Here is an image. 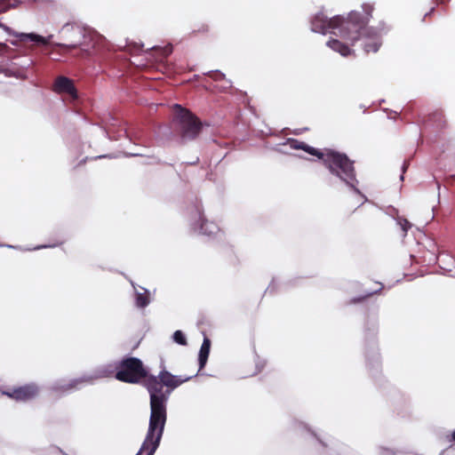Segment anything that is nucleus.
I'll return each mask as SVG.
<instances>
[{"mask_svg": "<svg viewBox=\"0 0 455 455\" xmlns=\"http://www.w3.org/2000/svg\"><path fill=\"white\" fill-rule=\"evenodd\" d=\"M380 291V289L379 290H377V291H371V292H368L366 295H364L363 297L362 298H357V299H353L351 302L353 303H355V302H359V301H362L363 299L369 297V296H371L372 294H377Z\"/></svg>", "mask_w": 455, "mask_h": 455, "instance_id": "obj_23", "label": "nucleus"}, {"mask_svg": "<svg viewBox=\"0 0 455 455\" xmlns=\"http://www.w3.org/2000/svg\"><path fill=\"white\" fill-rule=\"evenodd\" d=\"M427 122L433 123V124H435L438 129H443L446 126V120L443 111L441 110L433 112L429 116Z\"/></svg>", "mask_w": 455, "mask_h": 455, "instance_id": "obj_16", "label": "nucleus"}, {"mask_svg": "<svg viewBox=\"0 0 455 455\" xmlns=\"http://www.w3.org/2000/svg\"><path fill=\"white\" fill-rule=\"evenodd\" d=\"M327 45L333 51L340 53L342 56L347 57L352 53L351 49L344 43L338 39H331L327 42Z\"/></svg>", "mask_w": 455, "mask_h": 455, "instance_id": "obj_15", "label": "nucleus"}, {"mask_svg": "<svg viewBox=\"0 0 455 455\" xmlns=\"http://www.w3.org/2000/svg\"><path fill=\"white\" fill-rule=\"evenodd\" d=\"M398 224L401 226L404 235H406L407 231L411 227V223L406 219H399Z\"/></svg>", "mask_w": 455, "mask_h": 455, "instance_id": "obj_21", "label": "nucleus"}, {"mask_svg": "<svg viewBox=\"0 0 455 455\" xmlns=\"http://www.w3.org/2000/svg\"><path fill=\"white\" fill-rule=\"evenodd\" d=\"M340 20V15L328 19L323 12L315 14L311 20V29L314 32L326 34L330 29L336 31L337 24Z\"/></svg>", "mask_w": 455, "mask_h": 455, "instance_id": "obj_8", "label": "nucleus"}, {"mask_svg": "<svg viewBox=\"0 0 455 455\" xmlns=\"http://www.w3.org/2000/svg\"><path fill=\"white\" fill-rule=\"evenodd\" d=\"M179 112L177 114L178 127L177 132L183 141L195 140L202 130L201 121L190 111L177 106Z\"/></svg>", "mask_w": 455, "mask_h": 455, "instance_id": "obj_6", "label": "nucleus"}, {"mask_svg": "<svg viewBox=\"0 0 455 455\" xmlns=\"http://www.w3.org/2000/svg\"><path fill=\"white\" fill-rule=\"evenodd\" d=\"M369 42L364 43V51L366 53L377 52L381 46L380 36L376 33H371L370 29L364 36Z\"/></svg>", "mask_w": 455, "mask_h": 455, "instance_id": "obj_13", "label": "nucleus"}, {"mask_svg": "<svg viewBox=\"0 0 455 455\" xmlns=\"http://www.w3.org/2000/svg\"><path fill=\"white\" fill-rule=\"evenodd\" d=\"M14 36L18 38V41L12 42V44L14 45H18L19 44H26L29 42L34 43L36 44L48 45L50 44V39L52 37V36L44 37L34 33H16L14 34Z\"/></svg>", "mask_w": 455, "mask_h": 455, "instance_id": "obj_11", "label": "nucleus"}, {"mask_svg": "<svg viewBox=\"0 0 455 455\" xmlns=\"http://www.w3.org/2000/svg\"><path fill=\"white\" fill-rule=\"evenodd\" d=\"M406 167H407L406 164H404V165H403V172H405Z\"/></svg>", "mask_w": 455, "mask_h": 455, "instance_id": "obj_28", "label": "nucleus"}, {"mask_svg": "<svg viewBox=\"0 0 455 455\" xmlns=\"http://www.w3.org/2000/svg\"><path fill=\"white\" fill-rule=\"evenodd\" d=\"M312 434L316 437L319 445L323 448L328 449V451H331L338 447V443L332 439H322L315 433L312 432Z\"/></svg>", "mask_w": 455, "mask_h": 455, "instance_id": "obj_18", "label": "nucleus"}, {"mask_svg": "<svg viewBox=\"0 0 455 455\" xmlns=\"http://www.w3.org/2000/svg\"><path fill=\"white\" fill-rule=\"evenodd\" d=\"M295 427L298 428V429H306L309 432H312L306 424H304L303 422H299V421H296L295 422Z\"/></svg>", "mask_w": 455, "mask_h": 455, "instance_id": "obj_24", "label": "nucleus"}, {"mask_svg": "<svg viewBox=\"0 0 455 455\" xmlns=\"http://www.w3.org/2000/svg\"><path fill=\"white\" fill-rule=\"evenodd\" d=\"M192 377L181 378L164 370L157 376L149 375L146 379V387L150 395V418L148 429V441L150 443V452L157 450L166 422V404L173 389Z\"/></svg>", "mask_w": 455, "mask_h": 455, "instance_id": "obj_1", "label": "nucleus"}, {"mask_svg": "<svg viewBox=\"0 0 455 455\" xmlns=\"http://www.w3.org/2000/svg\"><path fill=\"white\" fill-rule=\"evenodd\" d=\"M173 341L185 346L187 345V339L181 331H176L172 335Z\"/></svg>", "mask_w": 455, "mask_h": 455, "instance_id": "obj_19", "label": "nucleus"}, {"mask_svg": "<svg viewBox=\"0 0 455 455\" xmlns=\"http://www.w3.org/2000/svg\"><path fill=\"white\" fill-rule=\"evenodd\" d=\"M38 392L39 388L36 384H28L16 388L12 392H4V395L17 401H27L37 395Z\"/></svg>", "mask_w": 455, "mask_h": 455, "instance_id": "obj_9", "label": "nucleus"}, {"mask_svg": "<svg viewBox=\"0 0 455 455\" xmlns=\"http://www.w3.org/2000/svg\"><path fill=\"white\" fill-rule=\"evenodd\" d=\"M61 33L68 37V43L57 44V46L67 51L80 48L81 52L79 56L82 58L89 57L94 53L86 47L87 36L81 27L66 24L63 26Z\"/></svg>", "mask_w": 455, "mask_h": 455, "instance_id": "obj_7", "label": "nucleus"}, {"mask_svg": "<svg viewBox=\"0 0 455 455\" xmlns=\"http://www.w3.org/2000/svg\"><path fill=\"white\" fill-rule=\"evenodd\" d=\"M53 90L57 93H66L71 100L77 99V91L73 81L66 76H58L53 84Z\"/></svg>", "mask_w": 455, "mask_h": 455, "instance_id": "obj_10", "label": "nucleus"}, {"mask_svg": "<svg viewBox=\"0 0 455 455\" xmlns=\"http://www.w3.org/2000/svg\"><path fill=\"white\" fill-rule=\"evenodd\" d=\"M363 12H365V16H363V19H368V20H370V18L371 17V13H372V11H373V6L370 4H364L363 5Z\"/></svg>", "mask_w": 455, "mask_h": 455, "instance_id": "obj_20", "label": "nucleus"}, {"mask_svg": "<svg viewBox=\"0 0 455 455\" xmlns=\"http://www.w3.org/2000/svg\"><path fill=\"white\" fill-rule=\"evenodd\" d=\"M452 437H453V440L455 441V429H454V432L452 434Z\"/></svg>", "mask_w": 455, "mask_h": 455, "instance_id": "obj_27", "label": "nucleus"}, {"mask_svg": "<svg viewBox=\"0 0 455 455\" xmlns=\"http://www.w3.org/2000/svg\"><path fill=\"white\" fill-rule=\"evenodd\" d=\"M148 377L142 362L135 357H129L118 363V371L115 375L116 379L126 383H139Z\"/></svg>", "mask_w": 455, "mask_h": 455, "instance_id": "obj_5", "label": "nucleus"}, {"mask_svg": "<svg viewBox=\"0 0 455 455\" xmlns=\"http://www.w3.org/2000/svg\"><path fill=\"white\" fill-rule=\"evenodd\" d=\"M135 295V304L138 307H147L151 300V293L145 286H133Z\"/></svg>", "mask_w": 455, "mask_h": 455, "instance_id": "obj_12", "label": "nucleus"}, {"mask_svg": "<svg viewBox=\"0 0 455 455\" xmlns=\"http://www.w3.org/2000/svg\"><path fill=\"white\" fill-rule=\"evenodd\" d=\"M10 0H0V12H7L11 8Z\"/></svg>", "mask_w": 455, "mask_h": 455, "instance_id": "obj_22", "label": "nucleus"}, {"mask_svg": "<svg viewBox=\"0 0 455 455\" xmlns=\"http://www.w3.org/2000/svg\"><path fill=\"white\" fill-rule=\"evenodd\" d=\"M118 371V363H108L103 364L96 368L92 373L84 375L81 378L73 379L70 380H59L56 381L52 387V390L55 392H62L67 393L72 390L78 389L82 384L84 383H92L94 380L103 378H109L116 375Z\"/></svg>", "mask_w": 455, "mask_h": 455, "instance_id": "obj_4", "label": "nucleus"}, {"mask_svg": "<svg viewBox=\"0 0 455 455\" xmlns=\"http://www.w3.org/2000/svg\"><path fill=\"white\" fill-rule=\"evenodd\" d=\"M318 158L332 174L339 178L347 184L355 180V170L354 162L348 156L339 151L325 148L321 150Z\"/></svg>", "mask_w": 455, "mask_h": 455, "instance_id": "obj_2", "label": "nucleus"}, {"mask_svg": "<svg viewBox=\"0 0 455 455\" xmlns=\"http://www.w3.org/2000/svg\"><path fill=\"white\" fill-rule=\"evenodd\" d=\"M9 47L7 44L0 43V56L4 55L7 51Z\"/></svg>", "mask_w": 455, "mask_h": 455, "instance_id": "obj_25", "label": "nucleus"}, {"mask_svg": "<svg viewBox=\"0 0 455 455\" xmlns=\"http://www.w3.org/2000/svg\"><path fill=\"white\" fill-rule=\"evenodd\" d=\"M291 147L293 148H296V149H302L304 150L305 152L312 155V156H315L316 157L319 156V154L321 152L320 149H317V148H315L313 147H310L308 146L307 144H306L305 142H299L298 140H293L291 142Z\"/></svg>", "mask_w": 455, "mask_h": 455, "instance_id": "obj_17", "label": "nucleus"}, {"mask_svg": "<svg viewBox=\"0 0 455 455\" xmlns=\"http://www.w3.org/2000/svg\"><path fill=\"white\" fill-rule=\"evenodd\" d=\"M367 24L368 19H363V15L357 12H351L347 18L340 16L336 28L337 31H331V33L354 45L368 33Z\"/></svg>", "mask_w": 455, "mask_h": 455, "instance_id": "obj_3", "label": "nucleus"}, {"mask_svg": "<svg viewBox=\"0 0 455 455\" xmlns=\"http://www.w3.org/2000/svg\"><path fill=\"white\" fill-rule=\"evenodd\" d=\"M210 348H211V341L208 338H204L203 344L201 346L199 355H198V362H199V371L202 370L208 360V356L210 354Z\"/></svg>", "mask_w": 455, "mask_h": 455, "instance_id": "obj_14", "label": "nucleus"}, {"mask_svg": "<svg viewBox=\"0 0 455 455\" xmlns=\"http://www.w3.org/2000/svg\"><path fill=\"white\" fill-rule=\"evenodd\" d=\"M0 73H4L5 75L8 76V73L6 70H4L1 67H0Z\"/></svg>", "mask_w": 455, "mask_h": 455, "instance_id": "obj_26", "label": "nucleus"}]
</instances>
